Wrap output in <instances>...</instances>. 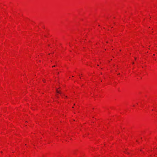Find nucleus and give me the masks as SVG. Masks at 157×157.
<instances>
[{"label":"nucleus","mask_w":157,"mask_h":157,"mask_svg":"<svg viewBox=\"0 0 157 157\" xmlns=\"http://www.w3.org/2000/svg\"><path fill=\"white\" fill-rule=\"evenodd\" d=\"M56 92L57 93H59V94H61V92L59 91L58 90H56Z\"/></svg>","instance_id":"f257e3e1"},{"label":"nucleus","mask_w":157,"mask_h":157,"mask_svg":"<svg viewBox=\"0 0 157 157\" xmlns=\"http://www.w3.org/2000/svg\"><path fill=\"white\" fill-rule=\"evenodd\" d=\"M55 66H52V67H55Z\"/></svg>","instance_id":"f03ea898"},{"label":"nucleus","mask_w":157,"mask_h":157,"mask_svg":"<svg viewBox=\"0 0 157 157\" xmlns=\"http://www.w3.org/2000/svg\"><path fill=\"white\" fill-rule=\"evenodd\" d=\"M43 81H44V82H45V81H44V80H43Z\"/></svg>","instance_id":"7ed1b4c3"},{"label":"nucleus","mask_w":157,"mask_h":157,"mask_svg":"<svg viewBox=\"0 0 157 157\" xmlns=\"http://www.w3.org/2000/svg\"><path fill=\"white\" fill-rule=\"evenodd\" d=\"M135 59H136V58H135Z\"/></svg>","instance_id":"20e7f679"}]
</instances>
